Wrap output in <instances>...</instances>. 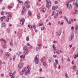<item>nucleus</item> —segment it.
<instances>
[{"label": "nucleus", "mask_w": 78, "mask_h": 78, "mask_svg": "<svg viewBox=\"0 0 78 78\" xmlns=\"http://www.w3.org/2000/svg\"><path fill=\"white\" fill-rule=\"evenodd\" d=\"M52 10H55V6H52Z\"/></svg>", "instance_id": "36"}, {"label": "nucleus", "mask_w": 78, "mask_h": 78, "mask_svg": "<svg viewBox=\"0 0 78 78\" xmlns=\"http://www.w3.org/2000/svg\"><path fill=\"white\" fill-rule=\"evenodd\" d=\"M54 51L56 53H57L58 54H59V51H58V50L55 49L54 50Z\"/></svg>", "instance_id": "15"}, {"label": "nucleus", "mask_w": 78, "mask_h": 78, "mask_svg": "<svg viewBox=\"0 0 78 78\" xmlns=\"http://www.w3.org/2000/svg\"><path fill=\"white\" fill-rule=\"evenodd\" d=\"M76 5V8H78V4H75Z\"/></svg>", "instance_id": "54"}, {"label": "nucleus", "mask_w": 78, "mask_h": 78, "mask_svg": "<svg viewBox=\"0 0 78 78\" xmlns=\"http://www.w3.org/2000/svg\"><path fill=\"white\" fill-rule=\"evenodd\" d=\"M55 62L56 64H58V60L57 59L55 60Z\"/></svg>", "instance_id": "35"}, {"label": "nucleus", "mask_w": 78, "mask_h": 78, "mask_svg": "<svg viewBox=\"0 0 78 78\" xmlns=\"http://www.w3.org/2000/svg\"><path fill=\"white\" fill-rule=\"evenodd\" d=\"M48 0H46V2L47 3V4L46 5V7L48 8V9L49 8V7L51 6V1L48 2Z\"/></svg>", "instance_id": "2"}, {"label": "nucleus", "mask_w": 78, "mask_h": 78, "mask_svg": "<svg viewBox=\"0 0 78 78\" xmlns=\"http://www.w3.org/2000/svg\"><path fill=\"white\" fill-rule=\"evenodd\" d=\"M42 25H43V23H40L38 25L39 27H41V26H42Z\"/></svg>", "instance_id": "23"}, {"label": "nucleus", "mask_w": 78, "mask_h": 78, "mask_svg": "<svg viewBox=\"0 0 78 78\" xmlns=\"http://www.w3.org/2000/svg\"><path fill=\"white\" fill-rule=\"evenodd\" d=\"M75 29L76 30H78V26L77 25H76Z\"/></svg>", "instance_id": "47"}, {"label": "nucleus", "mask_w": 78, "mask_h": 78, "mask_svg": "<svg viewBox=\"0 0 78 78\" xmlns=\"http://www.w3.org/2000/svg\"><path fill=\"white\" fill-rule=\"evenodd\" d=\"M40 16H39V15H37V18H38V19H40Z\"/></svg>", "instance_id": "53"}, {"label": "nucleus", "mask_w": 78, "mask_h": 78, "mask_svg": "<svg viewBox=\"0 0 78 78\" xmlns=\"http://www.w3.org/2000/svg\"><path fill=\"white\" fill-rule=\"evenodd\" d=\"M25 55H23L20 56V58H23V59L25 58Z\"/></svg>", "instance_id": "20"}, {"label": "nucleus", "mask_w": 78, "mask_h": 78, "mask_svg": "<svg viewBox=\"0 0 78 78\" xmlns=\"http://www.w3.org/2000/svg\"><path fill=\"white\" fill-rule=\"evenodd\" d=\"M73 4L74 5H76V4H77V1L76 0H74L73 2Z\"/></svg>", "instance_id": "21"}, {"label": "nucleus", "mask_w": 78, "mask_h": 78, "mask_svg": "<svg viewBox=\"0 0 78 78\" xmlns=\"http://www.w3.org/2000/svg\"><path fill=\"white\" fill-rule=\"evenodd\" d=\"M34 28V29H36V25H33L32 28Z\"/></svg>", "instance_id": "33"}, {"label": "nucleus", "mask_w": 78, "mask_h": 78, "mask_svg": "<svg viewBox=\"0 0 78 78\" xmlns=\"http://www.w3.org/2000/svg\"><path fill=\"white\" fill-rule=\"evenodd\" d=\"M73 50H75V47H73Z\"/></svg>", "instance_id": "59"}, {"label": "nucleus", "mask_w": 78, "mask_h": 78, "mask_svg": "<svg viewBox=\"0 0 78 78\" xmlns=\"http://www.w3.org/2000/svg\"><path fill=\"white\" fill-rule=\"evenodd\" d=\"M28 47L27 46H25L23 48L24 50H28Z\"/></svg>", "instance_id": "13"}, {"label": "nucleus", "mask_w": 78, "mask_h": 78, "mask_svg": "<svg viewBox=\"0 0 78 78\" xmlns=\"http://www.w3.org/2000/svg\"><path fill=\"white\" fill-rule=\"evenodd\" d=\"M45 11H46V9L45 8H43L42 9V11L44 12H45Z\"/></svg>", "instance_id": "24"}, {"label": "nucleus", "mask_w": 78, "mask_h": 78, "mask_svg": "<svg viewBox=\"0 0 78 78\" xmlns=\"http://www.w3.org/2000/svg\"><path fill=\"white\" fill-rule=\"evenodd\" d=\"M4 48H6V44H4Z\"/></svg>", "instance_id": "50"}, {"label": "nucleus", "mask_w": 78, "mask_h": 78, "mask_svg": "<svg viewBox=\"0 0 78 78\" xmlns=\"http://www.w3.org/2000/svg\"><path fill=\"white\" fill-rule=\"evenodd\" d=\"M0 41H3L4 42L6 43V41H5V39H3V38H2L0 40Z\"/></svg>", "instance_id": "22"}, {"label": "nucleus", "mask_w": 78, "mask_h": 78, "mask_svg": "<svg viewBox=\"0 0 78 78\" xmlns=\"http://www.w3.org/2000/svg\"><path fill=\"white\" fill-rule=\"evenodd\" d=\"M25 22V19L24 18H21L20 20V23L21 25H23L24 24Z\"/></svg>", "instance_id": "5"}, {"label": "nucleus", "mask_w": 78, "mask_h": 78, "mask_svg": "<svg viewBox=\"0 0 78 78\" xmlns=\"http://www.w3.org/2000/svg\"><path fill=\"white\" fill-rule=\"evenodd\" d=\"M7 32H9V29H7Z\"/></svg>", "instance_id": "63"}, {"label": "nucleus", "mask_w": 78, "mask_h": 78, "mask_svg": "<svg viewBox=\"0 0 78 78\" xmlns=\"http://www.w3.org/2000/svg\"><path fill=\"white\" fill-rule=\"evenodd\" d=\"M43 65L44 66H47V63L45 62H43Z\"/></svg>", "instance_id": "27"}, {"label": "nucleus", "mask_w": 78, "mask_h": 78, "mask_svg": "<svg viewBox=\"0 0 78 78\" xmlns=\"http://www.w3.org/2000/svg\"><path fill=\"white\" fill-rule=\"evenodd\" d=\"M39 50V48H36V50L37 51H38Z\"/></svg>", "instance_id": "44"}, {"label": "nucleus", "mask_w": 78, "mask_h": 78, "mask_svg": "<svg viewBox=\"0 0 78 78\" xmlns=\"http://www.w3.org/2000/svg\"><path fill=\"white\" fill-rule=\"evenodd\" d=\"M63 23H64V22H62L60 23V25L62 26V25H63Z\"/></svg>", "instance_id": "57"}, {"label": "nucleus", "mask_w": 78, "mask_h": 78, "mask_svg": "<svg viewBox=\"0 0 78 78\" xmlns=\"http://www.w3.org/2000/svg\"><path fill=\"white\" fill-rule=\"evenodd\" d=\"M28 14L29 16H31L32 15V13H31V12L29 11L28 13Z\"/></svg>", "instance_id": "19"}, {"label": "nucleus", "mask_w": 78, "mask_h": 78, "mask_svg": "<svg viewBox=\"0 0 78 78\" xmlns=\"http://www.w3.org/2000/svg\"><path fill=\"white\" fill-rule=\"evenodd\" d=\"M73 69H74V70H75L76 69V66H73Z\"/></svg>", "instance_id": "45"}, {"label": "nucleus", "mask_w": 78, "mask_h": 78, "mask_svg": "<svg viewBox=\"0 0 78 78\" xmlns=\"http://www.w3.org/2000/svg\"><path fill=\"white\" fill-rule=\"evenodd\" d=\"M64 19H65L68 22V20H67V18H66V17H64Z\"/></svg>", "instance_id": "40"}, {"label": "nucleus", "mask_w": 78, "mask_h": 78, "mask_svg": "<svg viewBox=\"0 0 78 78\" xmlns=\"http://www.w3.org/2000/svg\"><path fill=\"white\" fill-rule=\"evenodd\" d=\"M8 9H9V8H12V6L10 5L8 6Z\"/></svg>", "instance_id": "29"}, {"label": "nucleus", "mask_w": 78, "mask_h": 78, "mask_svg": "<svg viewBox=\"0 0 78 78\" xmlns=\"http://www.w3.org/2000/svg\"><path fill=\"white\" fill-rule=\"evenodd\" d=\"M39 55H37L36 56V57H35L34 58V62L35 64H37L38 63V62H39V60L38 59V58H39Z\"/></svg>", "instance_id": "3"}, {"label": "nucleus", "mask_w": 78, "mask_h": 78, "mask_svg": "<svg viewBox=\"0 0 78 78\" xmlns=\"http://www.w3.org/2000/svg\"><path fill=\"white\" fill-rule=\"evenodd\" d=\"M73 36H74V34H72L71 36L69 37V41H72V39L73 38Z\"/></svg>", "instance_id": "6"}, {"label": "nucleus", "mask_w": 78, "mask_h": 78, "mask_svg": "<svg viewBox=\"0 0 78 78\" xmlns=\"http://www.w3.org/2000/svg\"><path fill=\"white\" fill-rule=\"evenodd\" d=\"M28 27H29V28H30V29H31L32 28H33V27H32V26L30 25H28Z\"/></svg>", "instance_id": "25"}, {"label": "nucleus", "mask_w": 78, "mask_h": 78, "mask_svg": "<svg viewBox=\"0 0 78 78\" xmlns=\"http://www.w3.org/2000/svg\"><path fill=\"white\" fill-rule=\"evenodd\" d=\"M26 8H27V7L26 6H24L23 7V9L22 10V14H23L24 13V11H25V9H26Z\"/></svg>", "instance_id": "7"}, {"label": "nucleus", "mask_w": 78, "mask_h": 78, "mask_svg": "<svg viewBox=\"0 0 78 78\" xmlns=\"http://www.w3.org/2000/svg\"><path fill=\"white\" fill-rule=\"evenodd\" d=\"M58 64H57V63H54V67H56L57 66L56 65H57Z\"/></svg>", "instance_id": "37"}, {"label": "nucleus", "mask_w": 78, "mask_h": 78, "mask_svg": "<svg viewBox=\"0 0 78 78\" xmlns=\"http://www.w3.org/2000/svg\"><path fill=\"white\" fill-rule=\"evenodd\" d=\"M58 69H61V66L59 65L58 66Z\"/></svg>", "instance_id": "51"}, {"label": "nucleus", "mask_w": 78, "mask_h": 78, "mask_svg": "<svg viewBox=\"0 0 78 78\" xmlns=\"http://www.w3.org/2000/svg\"><path fill=\"white\" fill-rule=\"evenodd\" d=\"M18 2L19 3H20V4L21 5H23V2L22 1L18 0Z\"/></svg>", "instance_id": "9"}, {"label": "nucleus", "mask_w": 78, "mask_h": 78, "mask_svg": "<svg viewBox=\"0 0 78 78\" xmlns=\"http://www.w3.org/2000/svg\"><path fill=\"white\" fill-rule=\"evenodd\" d=\"M53 57H54V58H56L57 57V55H53Z\"/></svg>", "instance_id": "49"}, {"label": "nucleus", "mask_w": 78, "mask_h": 78, "mask_svg": "<svg viewBox=\"0 0 78 78\" xmlns=\"http://www.w3.org/2000/svg\"><path fill=\"white\" fill-rule=\"evenodd\" d=\"M16 74V72L15 71L12 74V75H14Z\"/></svg>", "instance_id": "38"}, {"label": "nucleus", "mask_w": 78, "mask_h": 78, "mask_svg": "<svg viewBox=\"0 0 78 78\" xmlns=\"http://www.w3.org/2000/svg\"><path fill=\"white\" fill-rule=\"evenodd\" d=\"M1 15H4V12L2 11L1 12Z\"/></svg>", "instance_id": "32"}, {"label": "nucleus", "mask_w": 78, "mask_h": 78, "mask_svg": "<svg viewBox=\"0 0 78 78\" xmlns=\"http://www.w3.org/2000/svg\"><path fill=\"white\" fill-rule=\"evenodd\" d=\"M5 55L6 56H9V52H7L6 53Z\"/></svg>", "instance_id": "31"}, {"label": "nucleus", "mask_w": 78, "mask_h": 78, "mask_svg": "<svg viewBox=\"0 0 78 78\" xmlns=\"http://www.w3.org/2000/svg\"><path fill=\"white\" fill-rule=\"evenodd\" d=\"M56 14V11H54L52 13V16H53L54 15H55Z\"/></svg>", "instance_id": "18"}, {"label": "nucleus", "mask_w": 78, "mask_h": 78, "mask_svg": "<svg viewBox=\"0 0 78 78\" xmlns=\"http://www.w3.org/2000/svg\"><path fill=\"white\" fill-rule=\"evenodd\" d=\"M59 13V14H62V11H60Z\"/></svg>", "instance_id": "55"}, {"label": "nucleus", "mask_w": 78, "mask_h": 78, "mask_svg": "<svg viewBox=\"0 0 78 78\" xmlns=\"http://www.w3.org/2000/svg\"><path fill=\"white\" fill-rule=\"evenodd\" d=\"M18 67L19 68H21L23 67V63H20L18 65Z\"/></svg>", "instance_id": "8"}, {"label": "nucleus", "mask_w": 78, "mask_h": 78, "mask_svg": "<svg viewBox=\"0 0 78 78\" xmlns=\"http://www.w3.org/2000/svg\"><path fill=\"white\" fill-rule=\"evenodd\" d=\"M5 23H3L2 24V27H5Z\"/></svg>", "instance_id": "30"}, {"label": "nucleus", "mask_w": 78, "mask_h": 78, "mask_svg": "<svg viewBox=\"0 0 78 78\" xmlns=\"http://www.w3.org/2000/svg\"><path fill=\"white\" fill-rule=\"evenodd\" d=\"M75 12H73V16H75L76 14H77L78 13V10H75Z\"/></svg>", "instance_id": "10"}, {"label": "nucleus", "mask_w": 78, "mask_h": 78, "mask_svg": "<svg viewBox=\"0 0 78 78\" xmlns=\"http://www.w3.org/2000/svg\"><path fill=\"white\" fill-rule=\"evenodd\" d=\"M24 72H23L22 71L20 73V75H22L23 73Z\"/></svg>", "instance_id": "48"}, {"label": "nucleus", "mask_w": 78, "mask_h": 78, "mask_svg": "<svg viewBox=\"0 0 78 78\" xmlns=\"http://www.w3.org/2000/svg\"><path fill=\"white\" fill-rule=\"evenodd\" d=\"M62 62H64V60L63 59V58H62Z\"/></svg>", "instance_id": "58"}, {"label": "nucleus", "mask_w": 78, "mask_h": 78, "mask_svg": "<svg viewBox=\"0 0 78 78\" xmlns=\"http://www.w3.org/2000/svg\"><path fill=\"white\" fill-rule=\"evenodd\" d=\"M56 34L57 36H61V32H59L58 33V32H57Z\"/></svg>", "instance_id": "12"}, {"label": "nucleus", "mask_w": 78, "mask_h": 78, "mask_svg": "<svg viewBox=\"0 0 78 78\" xmlns=\"http://www.w3.org/2000/svg\"><path fill=\"white\" fill-rule=\"evenodd\" d=\"M25 70H26V69H25V68H23V70L22 71L23 72H25Z\"/></svg>", "instance_id": "34"}, {"label": "nucleus", "mask_w": 78, "mask_h": 78, "mask_svg": "<svg viewBox=\"0 0 78 78\" xmlns=\"http://www.w3.org/2000/svg\"><path fill=\"white\" fill-rule=\"evenodd\" d=\"M68 23H69V24H71V21H69L68 22Z\"/></svg>", "instance_id": "62"}, {"label": "nucleus", "mask_w": 78, "mask_h": 78, "mask_svg": "<svg viewBox=\"0 0 78 78\" xmlns=\"http://www.w3.org/2000/svg\"><path fill=\"white\" fill-rule=\"evenodd\" d=\"M5 16H3V17H1V21H3V19H5Z\"/></svg>", "instance_id": "16"}, {"label": "nucleus", "mask_w": 78, "mask_h": 78, "mask_svg": "<svg viewBox=\"0 0 78 78\" xmlns=\"http://www.w3.org/2000/svg\"><path fill=\"white\" fill-rule=\"evenodd\" d=\"M69 2H66V6L68 9H72V5H71V4H70L69 5Z\"/></svg>", "instance_id": "4"}, {"label": "nucleus", "mask_w": 78, "mask_h": 78, "mask_svg": "<svg viewBox=\"0 0 78 78\" xmlns=\"http://www.w3.org/2000/svg\"><path fill=\"white\" fill-rule=\"evenodd\" d=\"M78 57V53H77L76 54H75L74 55V59L76 58V57Z\"/></svg>", "instance_id": "11"}, {"label": "nucleus", "mask_w": 78, "mask_h": 78, "mask_svg": "<svg viewBox=\"0 0 78 78\" xmlns=\"http://www.w3.org/2000/svg\"><path fill=\"white\" fill-rule=\"evenodd\" d=\"M71 29L72 31L74 30V27H73V26L71 27Z\"/></svg>", "instance_id": "43"}, {"label": "nucleus", "mask_w": 78, "mask_h": 78, "mask_svg": "<svg viewBox=\"0 0 78 78\" xmlns=\"http://www.w3.org/2000/svg\"><path fill=\"white\" fill-rule=\"evenodd\" d=\"M55 4H57V3H58V1H55Z\"/></svg>", "instance_id": "64"}, {"label": "nucleus", "mask_w": 78, "mask_h": 78, "mask_svg": "<svg viewBox=\"0 0 78 78\" xmlns=\"http://www.w3.org/2000/svg\"><path fill=\"white\" fill-rule=\"evenodd\" d=\"M23 53L24 55H27L28 54V51H24L23 52Z\"/></svg>", "instance_id": "14"}, {"label": "nucleus", "mask_w": 78, "mask_h": 78, "mask_svg": "<svg viewBox=\"0 0 78 78\" xmlns=\"http://www.w3.org/2000/svg\"><path fill=\"white\" fill-rule=\"evenodd\" d=\"M12 17L11 16V15H10L9 16L8 18L9 19H11Z\"/></svg>", "instance_id": "56"}, {"label": "nucleus", "mask_w": 78, "mask_h": 78, "mask_svg": "<svg viewBox=\"0 0 78 78\" xmlns=\"http://www.w3.org/2000/svg\"><path fill=\"white\" fill-rule=\"evenodd\" d=\"M53 48L54 49H56V47L55 46V45H53Z\"/></svg>", "instance_id": "46"}, {"label": "nucleus", "mask_w": 78, "mask_h": 78, "mask_svg": "<svg viewBox=\"0 0 78 78\" xmlns=\"http://www.w3.org/2000/svg\"><path fill=\"white\" fill-rule=\"evenodd\" d=\"M28 2L27 1L25 3V6H27V5H28Z\"/></svg>", "instance_id": "26"}, {"label": "nucleus", "mask_w": 78, "mask_h": 78, "mask_svg": "<svg viewBox=\"0 0 78 78\" xmlns=\"http://www.w3.org/2000/svg\"><path fill=\"white\" fill-rule=\"evenodd\" d=\"M31 70V68L29 67V66L27 65V71L25 73V75H27L28 73H29L30 72V70Z\"/></svg>", "instance_id": "1"}, {"label": "nucleus", "mask_w": 78, "mask_h": 78, "mask_svg": "<svg viewBox=\"0 0 78 78\" xmlns=\"http://www.w3.org/2000/svg\"><path fill=\"white\" fill-rule=\"evenodd\" d=\"M38 45L39 46V47H42V44H39Z\"/></svg>", "instance_id": "52"}, {"label": "nucleus", "mask_w": 78, "mask_h": 78, "mask_svg": "<svg viewBox=\"0 0 78 78\" xmlns=\"http://www.w3.org/2000/svg\"><path fill=\"white\" fill-rule=\"evenodd\" d=\"M10 45H11V46H12V43L11 42H10Z\"/></svg>", "instance_id": "61"}, {"label": "nucleus", "mask_w": 78, "mask_h": 78, "mask_svg": "<svg viewBox=\"0 0 78 78\" xmlns=\"http://www.w3.org/2000/svg\"><path fill=\"white\" fill-rule=\"evenodd\" d=\"M65 75H66V78H69L68 76H67V73H65Z\"/></svg>", "instance_id": "41"}, {"label": "nucleus", "mask_w": 78, "mask_h": 78, "mask_svg": "<svg viewBox=\"0 0 78 78\" xmlns=\"http://www.w3.org/2000/svg\"><path fill=\"white\" fill-rule=\"evenodd\" d=\"M45 29V27H43L41 28V30H44Z\"/></svg>", "instance_id": "28"}, {"label": "nucleus", "mask_w": 78, "mask_h": 78, "mask_svg": "<svg viewBox=\"0 0 78 78\" xmlns=\"http://www.w3.org/2000/svg\"><path fill=\"white\" fill-rule=\"evenodd\" d=\"M17 53L18 56H20V51H18Z\"/></svg>", "instance_id": "39"}, {"label": "nucleus", "mask_w": 78, "mask_h": 78, "mask_svg": "<svg viewBox=\"0 0 78 78\" xmlns=\"http://www.w3.org/2000/svg\"><path fill=\"white\" fill-rule=\"evenodd\" d=\"M26 39H27V41H29V37H27V38Z\"/></svg>", "instance_id": "60"}, {"label": "nucleus", "mask_w": 78, "mask_h": 78, "mask_svg": "<svg viewBox=\"0 0 78 78\" xmlns=\"http://www.w3.org/2000/svg\"><path fill=\"white\" fill-rule=\"evenodd\" d=\"M16 59V55H14L13 58V60L14 61V60H15V59Z\"/></svg>", "instance_id": "42"}, {"label": "nucleus", "mask_w": 78, "mask_h": 78, "mask_svg": "<svg viewBox=\"0 0 78 78\" xmlns=\"http://www.w3.org/2000/svg\"><path fill=\"white\" fill-rule=\"evenodd\" d=\"M58 16V13H57L54 16V19H56L57 17Z\"/></svg>", "instance_id": "17"}]
</instances>
